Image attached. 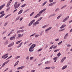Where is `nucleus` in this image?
Returning <instances> with one entry per match:
<instances>
[{"instance_id": "f257e3e1", "label": "nucleus", "mask_w": 72, "mask_h": 72, "mask_svg": "<svg viewBox=\"0 0 72 72\" xmlns=\"http://www.w3.org/2000/svg\"><path fill=\"white\" fill-rule=\"evenodd\" d=\"M36 46V44H33L30 47L29 49V51L30 52H32L34 50V48Z\"/></svg>"}, {"instance_id": "f03ea898", "label": "nucleus", "mask_w": 72, "mask_h": 72, "mask_svg": "<svg viewBox=\"0 0 72 72\" xmlns=\"http://www.w3.org/2000/svg\"><path fill=\"white\" fill-rule=\"evenodd\" d=\"M34 22H35V20L34 19L31 22H30L29 24H28L29 26H31L32 24H33V23Z\"/></svg>"}, {"instance_id": "7ed1b4c3", "label": "nucleus", "mask_w": 72, "mask_h": 72, "mask_svg": "<svg viewBox=\"0 0 72 72\" xmlns=\"http://www.w3.org/2000/svg\"><path fill=\"white\" fill-rule=\"evenodd\" d=\"M69 18V16L66 17L63 21H62L63 22H66L68 19Z\"/></svg>"}, {"instance_id": "20e7f679", "label": "nucleus", "mask_w": 72, "mask_h": 72, "mask_svg": "<svg viewBox=\"0 0 72 72\" xmlns=\"http://www.w3.org/2000/svg\"><path fill=\"white\" fill-rule=\"evenodd\" d=\"M14 44V42H12L9 45H8V48H10V47H11V46H13Z\"/></svg>"}, {"instance_id": "39448f33", "label": "nucleus", "mask_w": 72, "mask_h": 72, "mask_svg": "<svg viewBox=\"0 0 72 72\" xmlns=\"http://www.w3.org/2000/svg\"><path fill=\"white\" fill-rule=\"evenodd\" d=\"M45 10H46V8H44L43 9V10L39 12V14H40V15H41V14L42 13H43V12L45 11Z\"/></svg>"}, {"instance_id": "423d86ee", "label": "nucleus", "mask_w": 72, "mask_h": 72, "mask_svg": "<svg viewBox=\"0 0 72 72\" xmlns=\"http://www.w3.org/2000/svg\"><path fill=\"white\" fill-rule=\"evenodd\" d=\"M39 21H38V20H37L36 22H35L33 24V25L39 24Z\"/></svg>"}, {"instance_id": "0eeeda50", "label": "nucleus", "mask_w": 72, "mask_h": 72, "mask_svg": "<svg viewBox=\"0 0 72 72\" xmlns=\"http://www.w3.org/2000/svg\"><path fill=\"white\" fill-rule=\"evenodd\" d=\"M20 5V4H16L14 6V7L15 8V9H17V8H18L19 6Z\"/></svg>"}, {"instance_id": "6e6552de", "label": "nucleus", "mask_w": 72, "mask_h": 72, "mask_svg": "<svg viewBox=\"0 0 72 72\" xmlns=\"http://www.w3.org/2000/svg\"><path fill=\"white\" fill-rule=\"evenodd\" d=\"M55 3H56V2H54L53 3H50V4H49L48 5V6H53V5L54 4H55Z\"/></svg>"}, {"instance_id": "1a4fd4ad", "label": "nucleus", "mask_w": 72, "mask_h": 72, "mask_svg": "<svg viewBox=\"0 0 72 72\" xmlns=\"http://www.w3.org/2000/svg\"><path fill=\"white\" fill-rule=\"evenodd\" d=\"M66 59V57H65L63 58L61 60V63H63V61Z\"/></svg>"}, {"instance_id": "9d476101", "label": "nucleus", "mask_w": 72, "mask_h": 72, "mask_svg": "<svg viewBox=\"0 0 72 72\" xmlns=\"http://www.w3.org/2000/svg\"><path fill=\"white\" fill-rule=\"evenodd\" d=\"M24 68V66H21L18 68H17V69H23Z\"/></svg>"}, {"instance_id": "9b49d317", "label": "nucleus", "mask_w": 72, "mask_h": 72, "mask_svg": "<svg viewBox=\"0 0 72 72\" xmlns=\"http://www.w3.org/2000/svg\"><path fill=\"white\" fill-rule=\"evenodd\" d=\"M51 28H52V27H50L49 28H48L47 29H46V30H45V32H46L47 31H48V30H50V29H51Z\"/></svg>"}, {"instance_id": "f8f14e48", "label": "nucleus", "mask_w": 72, "mask_h": 72, "mask_svg": "<svg viewBox=\"0 0 72 72\" xmlns=\"http://www.w3.org/2000/svg\"><path fill=\"white\" fill-rule=\"evenodd\" d=\"M67 66L66 65H65V66H63L62 67V68L61 69H62V70L64 69H66V68H67Z\"/></svg>"}, {"instance_id": "ddd939ff", "label": "nucleus", "mask_w": 72, "mask_h": 72, "mask_svg": "<svg viewBox=\"0 0 72 72\" xmlns=\"http://www.w3.org/2000/svg\"><path fill=\"white\" fill-rule=\"evenodd\" d=\"M40 16V14H38L37 15H36L34 17V18H37V17H39V16Z\"/></svg>"}, {"instance_id": "4468645a", "label": "nucleus", "mask_w": 72, "mask_h": 72, "mask_svg": "<svg viewBox=\"0 0 72 72\" xmlns=\"http://www.w3.org/2000/svg\"><path fill=\"white\" fill-rule=\"evenodd\" d=\"M49 63H50V61H47L45 62V65H48V64H49Z\"/></svg>"}, {"instance_id": "2eb2a0df", "label": "nucleus", "mask_w": 72, "mask_h": 72, "mask_svg": "<svg viewBox=\"0 0 72 72\" xmlns=\"http://www.w3.org/2000/svg\"><path fill=\"white\" fill-rule=\"evenodd\" d=\"M22 44H23V42H21L19 45H18L17 47L18 48H19V47H21V46H22Z\"/></svg>"}, {"instance_id": "dca6fc26", "label": "nucleus", "mask_w": 72, "mask_h": 72, "mask_svg": "<svg viewBox=\"0 0 72 72\" xmlns=\"http://www.w3.org/2000/svg\"><path fill=\"white\" fill-rule=\"evenodd\" d=\"M15 37H11L10 38V40H14V39H15Z\"/></svg>"}, {"instance_id": "f3484780", "label": "nucleus", "mask_w": 72, "mask_h": 72, "mask_svg": "<svg viewBox=\"0 0 72 72\" xmlns=\"http://www.w3.org/2000/svg\"><path fill=\"white\" fill-rule=\"evenodd\" d=\"M68 33H67L65 35L64 39H66L67 37H68Z\"/></svg>"}, {"instance_id": "a211bd4d", "label": "nucleus", "mask_w": 72, "mask_h": 72, "mask_svg": "<svg viewBox=\"0 0 72 72\" xmlns=\"http://www.w3.org/2000/svg\"><path fill=\"white\" fill-rule=\"evenodd\" d=\"M21 18V16H19L17 17L16 19V20L15 21H17L18 20H19V19Z\"/></svg>"}, {"instance_id": "6ab92c4d", "label": "nucleus", "mask_w": 72, "mask_h": 72, "mask_svg": "<svg viewBox=\"0 0 72 72\" xmlns=\"http://www.w3.org/2000/svg\"><path fill=\"white\" fill-rule=\"evenodd\" d=\"M10 3H11L10 2H9L7 4L6 7H9V6L10 4Z\"/></svg>"}, {"instance_id": "aec40b11", "label": "nucleus", "mask_w": 72, "mask_h": 72, "mask_svg": "<svg viewBox=\"0 0 72 72\" xmlns=\"http://www.w3.org/2000/svg\"><path fill=\"white\" fill-rule=\"evenodd\" d=\"M22 12H23V10L22 9L19 11V12L18 13V14H21Z\"/></svg>"}, {"instance_id": "412c9836", "label": "nucleus", "mask_w": 72, "mask_h": 72, "mask_svg": "<svg viewBox=\"0 0 72 72\" xmlns=\"http://www.w3.org/2000/svg\"><path fill=\"white\" fill-rule=\"evenodd\" d=\"M18 63H19V61H17V62L15 63V65H14V66L15 67L16 66L18 65Z\"/></svg>"}, {"instance_id": "4be33fe9", "label": "nucleus", "mask_w": 72, "mask_h": 72, "mask_svg": "<svg viewBox=\"0 0 72 72\" xmlns=\"http://www.w3.org/2000/svg\"><path fill=\"white\" fill-rule=\"evenodd\" d=\"M66 26V25H63L61 27H60V28L61 29H62V28H64V27H65Z\"/></svg>"}, {"instance_id": "5701e85b", "label": "nucleus", "mask_w": 72, "mask_h": 72, "mask_svg": "<svg viewBox=\"0 0 72 72\" xmlns=\"http://www.w3.org/2000/svg\"><path fill=\"white\" fill-rule=\"evenodd\" d=\"M58 57H59L61 55V53H60V52L57 54V55Z\"/></svg>"}, {"instance_id": "b1692460", "label": "nucleus", "mask_w": 72, "mask_h": 72, "mask_svg": "<svg viewBox=\"0 0 72 72\" xmlns=\"http://www.w3.org/2000/svg\"><path fill=\"white\" fill-rule=\"evenodd\" d=\"M12 15V14H9V15H7V16H6V17H5V19H6L7 18V17H8L9 16H10V15Z\"/></svg>"}, {"instance_id": "393cba45", "label": "nucleus", "mask_w": 72, "mask_h": 72, "mask_svg": "<svg viewBox=\"0 0 72 72\" xmlns=\"http://www.w3.org/2000/svg\"><path fill=\"white\" fill-rule=\"evenodd\" d=\"M5 15V14H3L1 15L0 16V18H2L3 16Z\"/></svg>"}, {"instance_id": "a878e982", "label": "nucleus", "mask_w": 72, "mask_h": 72, "mask_svg": "<svg viewBox=\"0 0 72 72\" xmlns=\"http://www.w3.org/2000/svg\"><path fill=\"white\" fill-rule=\"evenodd\" d=\"M8 55V54H6L5 55L2 56V58H5V57H6V56H7V55Z\"/></svg>"}, {"instance_id": "bb28decb", "label": "nucleus", "mask_w": 72, "mask_h": 72, "mask_svg": "<svg viewBox=\"0 0 72 72\" xmlns=\"http://www.w3.org/2000/svg\"><path fill=\"white\" fill-rule=\"evenodd\" d=\"M48 25H44V26H43L42 27V28H45V27H48Z\"/></svg>"}, {"instance_id": "cd10ccee", "label": "nucleus", "mask_w": 72, "mask_h": 72, "mask_svg": "<svg viewBox=\"0 0 72 72\" xmlns=\"http://www.w3.org/2000/svg\"><path fill=\"white\" fill-rule=\"evenodd\" d=\"M50 68H51L49 67H48L45 68H44V69H50Z\"/></svg>"}, {"instance_id": "c85d7f7f", "label": "nucleus", "mask_w": 72, "mask_h": 72, "mask_svg": "<svg viewBox=\"0 0 72 72\" xmlns=\"http://www.w3.org/2000/svg\"><path fill=\"white\" fill-rule=\"evenodd\" d=\"M22 41V40H20L19 41H18L16 42V44H18L20 43V42H21Z\"/></svg>"}, {"instance_id": "c756f323", "label": "nucleus", "mask_w": 72, "mask_h": 72, "mask_svg": "<svg viewBox=\"0 0 72 72\" xmlns=\"http://www.w3.org/2000/svg\"><path fill=\"white\" fill-rule=\"evenodd\" d=\"M21 34H19L18 35V37L19 38L21 37Z\"/></svg>"}, {"instance_id": "7c9ffc66", "label": "nucleus", "mask_w": 72, "mask_h": 72, "mask_svg": "<svg viewBox=\"0 0 72 72\" xmlns=\"http://www.w3.org/2000/svg\"><path fill=\"white\" fill-rule=\"evenodd\" d=\"M9 61H10V60H8L6 62H4V63L5 64V65L6 64H7V63H8L9 62Z\"/></svg>"}, {"instance_id": "2f4dec72", "label": "nucleus", "mask_w": 72, "mask_h": 72, "mask_svg": "<svg viewBox=\"0 0 72 72\" xmlns=\"http://www.w3.org/2000/svg\"><path fill=\"white\" fill-rule=\"evenodd\" d=\"M47 2H48V1H46L42 5V6H44V5H45V4H46V3H47Z\"/></svg>"}, {"instance_id": "473e14b6", "label": "nucleus", "mask_w": 72, "mask_h": 72, "mask_svg": "<svg viewBox=\"0 0 72 72\" xmlns=\"http://www.w3.org/2000/svg\"><path fill=\"white\" fill-rule=\"evenodd\" d=\"M20 57H21V56H18L16 57H15V59H18V58H20Z\"/></svg>"}, {"instance_id": "72a5a7b5", "label": "nucleus", "mask_w": 72, "mask_h": 72, "mask_svg": "<svg viewBox=\"0 0 72 72\" xmlns=\"http://www.w3.org/2000/svg\"><path fill=\"white\" fill-rule=\"evenodd\" d=\"M8 44V40H6L5 43H4L5 45H7Z\"/></svg>"}, {"instance_id": "f704fd0d", "label": "nucleus", "mask_w": 72, "mask_h": 72, "mask_svg": "<svg viewBox=\"0 0 72 72\" xmlns=\"http://www.w3.org/2000/svg\"><path fill=\"white\" fill-rule=\"evenodd\" d=\"M66 6H67L66 5H65L64 6H63V7H62L61 8V9H63V8H65V7H66Z\"/></svg>"}, {"instance_id": "c9c22d12", "label": "nucleus", "mask_w": 72, "mask_h": 72, "mask_svg": "<svg viewBox=\"0 0 72 72\" xmlns=\"http://www.w3.org/2000/svg\"><path fill=\"white\" fill-rule=\"evenodd\" d=\"M26 5V4H23L22 6H21V8H23L24 6H25Z\"/></svg>"}, {"instance_id": "e433bc0d", "label": "nucleus", "mask_w": 72, "mask_h": 72, "mask_svg": "<svg viewBox=\"0 0 72 72\" xmlns=\"http://www.w3.org/2000/svg\"><path fill=\"white\" fill-rule=\"evenodd\" d=\"M36 35V33H34L33 34H32V35H31L30 36V37H32V36H35Z\"/></svg>"}, {"instance_id": "4c0bfd02", "label": "nucleus", "mask_w": 72, "mask_h": 72, "mask_svg": "<svg viewBox=\"0 0 72 72\" xmlns=\"http://www.w3.org/2000/svg\"><path fill=\"white\" fill-rule=\"evenodd\" d=\"M42 19V17H41L37 20H38V21H40V20H41V19Z\"/></svg>"}, {"instance_id": "58836bf2", "label": "nucleus", "mask_w": 72, "mask_h": 72, "mask_svg": "<svg viewBox=\"0 0 72 72\" xmlns=\"http://www.w3.org/2000/svg\"><path fill=\"white\" fill-rule=\"evenodd\" d=\"M57 59H58V57H56L53 58V60H57Z\"/></svg>"}, {"instance_id": "ea45409f", "label": "nucleus", "mask_w": 72, "mask_h": 72, "mask_svg": "<svg viewBox=\"0 0 72 72\" xmlns=\"http://www.w3.org/2000/svg\"><path fill=\"white\" fill-rule=\"evenodd\" d=\"M35 13V12H33L32 14L30 15V16L31 17H32V15H33V14Z\"/></svg>"}, {"instance_id": "a19ab883", "label": "nucleus", "mask_w": 72, "mask_h": 72, "mask_svg": "<svg viewBox=\"0 0 72 72\" xmlns=\"http://www.w3.org/2000/svg\"><path fill=\"white\" fill-rule=\"evenodd\" d=\"M33 59V57H30V60H32Z\"/></svg>"}, {"instance_id": "79ce46f5", "label": "nucleus", "mask_w": 72, "mask_h": 72, "mask_svg": "<svg viewBox=\"0 0 72 72\" xmlns=\"http://www.w3.org/2000/svg\"><path fill=\"white\" fill-rule=\"evenodd\" d=\"M5 4H3V5H2L1 6H0V7H1V8H3V7H4V6H5Z\"/></svg>"}, {"instance_id": "37998d69", "label": "nucleus", "mask_w": 72, "mask_h": 72, "mask_svg": "<svg viewBox=\"0 0 72 72\" xmlns=\"http://www.w3.org/2000/svg\"><path fill=\"white\" fill-rule=\"evenodd\" d=\"M62 41H61L60 42H59L58 44V45H60V44H62Z\"/></svg>"}, {"instance_id": "c03bdc74", "label": "nucleus", "mask_w": 72, "mask_h": 72, "mask_svg": "<svg viewBox=\"0 0 72 72\" xmlns=\"http://www.w3.org/2000/svg\"><path fill=\"white\" fill-rule=\"evenodd\" d=\"M48 46H49V45L48 44L46 45L45 46V49H46V48H47L48 47Z\"/></svg>"}, {"instance_id": "a18cd8bd", "label": "nucleus", "mask_w": 72, "mask_h": 72, "mask_svg": "<svg viewBox=\"0 0 72 72\" xmlns=\"http://www.w3.org/2000/svg\"><path fill=\"white\" fill-rule=\"evenodd\" d=\"M59 39L58 38V39H55V41H59Z\"/></svg>"}, {"instance_id": "49530a36", "label": "nucleus", "mask_w": 72, "mask_h": 72, "mask_svg": "<svg viewBox=\"0 0 72 72\" xmlns=\"http://www.w3.org/2000/svg\"><path fill=\"white\" fill-rule=\"evenodd\" d=\"M5 64L4 63H3V65L1 66V68L4 67V66H5Z\"/></svg>"}, {"instance_id": "de8ad7c7", "label": "nucleus", "mask_w": 72, "mask_h": 72, "mask_svg": "<svg viewBox=\"0 0 72 72\" xmlns=\"http://www.w3.org/2000/svg\"><path fill=\"white\" fill-rule=\"evenodd\" d=\"M61 17V16L60 15H59L57 17V19H59Z\"/></svg>"}, {"instance_id": "09e8293b", "label": "nucleus", "mask_w": 72, "mask_h": 72, "mask_svg": "<svg viewBox=\"0 0 72 72\" xmlns=\"http://www.w3.org/2000/svg\"><path fill=\"white\" fill-rule=\"evenodd\" d=\"M4 13V11H2L0 13V14H3V13Z\"/></svg>"}, {"instance_id": "8fccbe9b", "label": "nucleus", "mask_w": 72, "mask_h": 72, "mask_svg": "<svg viewBox=\"0 0 72 72\" xmlns=\"http://www.w3.org/2000/svg\"><path fill=\"white\" fill-rule=\"evenodd\" d=\"M54 46H51L50 47V49H51L52 48H53Z\"/></svg>"}, {"instance_id": "3c124183", "label": "nucleus", "mask_w": 72, "mask_h": 72, "mask_svg": "<svg viewBox=\"0 0 72 72\" xmlns=\"http://www.w3.org/2000/svg\"><path fill=\"white\" fill-rule=\"evenodd\" d=\"M24 30H20V32H24Z\"/></svg>"}, {"instance_id": "603ef678", "label": "nucleus", "mask_w": 72, "mask_h": 72, "mask_svg": "<svg viewBox=\"0 0 72 72\" xmlns=\"http://www.w3.org/2000/svg\"><path fill=\"white\" fill-rule=\"evenodd\" d=\"M17 4H18V2H16L15 3V4H14V6H15V5H17Z\"/></svg>"}, {"instance_id": "864d4df0", "label": "nucleus", "mask_w": 72, "mask_h": 72, "mask_svg": "<svg viewBox=\"0 0 72 72\" xmlns=\"http://www.w3.org/2000/svg\"><path fill=\"white\" fill-rule=\"evenodd\" d=\"M42 50V48L40 49H39L38 50V51H41V50Z\"/></svg>"}, {"instance_id": "5fc2aeb1", "label": "nucleus", "mask_w": 72, "mask_h": 72, "mask_svg": "<svg viewBox=\"0 0 72 72\" xmlns=\"http://www.w3.org/2000/svg\"><path fill=\"white\" fill-rule=\"evenodd\" d=\"M39 35H36L35 36V37H39Z\"/></svg>"}, {"instance_id": "6e6d98bb", "label": "nucleus", "mask_w": 72, "mask_h": 72, "mask_svg": "<svg viewBox=\"0 0 72 72\" xmlns=\"http://www.w3.org/2000/svg\"><path fill=\"white\" fill-rule=\"evenodd\" d=\"M50 3H52L53 1V0H49Z\"/></svg>"}, {"instance_id": "4d7b16f0", "label": "nucleus", "mask_w": 72, "mask_h": 72, "mask_svg": "<svg viewBox=\"0 0 72 72\" xmlns=\"http://www.w3.org/2000/svg\"><path fill=\"white\" fill-rule=\"evenodd\" d=\"M30 10L29 9H28L26 10H25L24 12H27L29 10Z\"/></svg>"}, {"instance_id": "13d9d810", "label": "nucleus", "mask_w": 72, "mask_h": 72, "mask_svg": "<svg viewBox=\"0 0 72 72\" xmlns=\"http://www.w3.org/2000/svg\"><path fill=\"white\" fill-rule=\"evenodd\" d=\"M71 44H68L67 46V47H69L70 46H71Z\"/></svg>"}, {"instance_id": "bf43d9fd", "label": "nucleus", "mask_w": 72, "mask_h": 72, "mask_svg": "<svg viewBox=\"0 0 72 72\" xmlns=\"http://www.w3.org/2000/svg\"><path fill=\"white\" fill-rule=\"evenodd\" d=\"M45 58H44L42 59L41 60V62H42V61H43V60H45Z\"/></svg>"}, {"instance_id": "052dcab7", "label": "nucleus", "mask_w": 72, "mask_h": 72, "mask_svg": "<svg viewBox=\"0 0 72 72\" xmlns=\"http://www.w3.org/2000/svg\"><path fill=\"white\" fill-rule=\"evenodd\" d=\"M35 70H31V72H35Z\"/></svg>"}, {"instance_id": "680f3d73", "label": "nucleus", "mask_w": 72, "mask_h": 72, "mask_svg": "<svg viewBox=\"0 0 72 72\" xmlns=\"http://www.w3.org/2000/svg\"><path fill=\"white\" fill-rule=\"evenodd\" d=\"M59 8H57L55 10V12H58V11H59Z\"/></svg>"}, {"instance_id": "e2e57ef3", "label": "nucleus", "mask_w": 72, "mask_h": 72, "mask_svg": "<svg viewBox=\"0 0 72 72\" xmlns=\"http://www.w3.org/2000/svg\"><path fill=\"white\" fill-rule=\"evenodd\" d=\"M6 33V31H5L4 32H3L2 34L4 35V33Z\"/></svg>"}, {"instance_id": "0e129e2a", "label": "nucleus", "mask_w": 72, "mask_h": 72, "mask_svg": "<svg viewBox=\"0 0 72 72\" xmlns=\"http://www.w3.org/2000/svg\"><path fill=\"white\" fill-rule=\"evenodd\" d=\"M29 56H28L26 58V59L27 60H28V59H29Z\"/></svg>"}, {"instance_id": "69168bd1", "label": "nucleus", "mask_w": 72, "mask_h": 72, "mask_svg": "<svg viewBox=\"0 0 72 72\" xmlns=\"http://www.w3.org/2000/svg\"><path fill=\"white\" fill-rule=\"evenodd\" d=\"M8 56H7L6 57H5L4 58V59H6V58H8Z\"/></svg>"}, {"instance_id": "338daca9", "label": "nucleus", "mask_w": 72, "mask_h": 72, "mask_svg": "<svg viewBox=\"0 0 72 72\" xmlns=\"http://www.w3.org/2000/svg\"><path fill=\"white\" fill-rule=\"evenodd\" d=\"M51 68H52V69H54V68H55V67L54 66H52L51 67Z\"/></svg>"}, {"instance_id": "774afa93", "label": "nucleus", "mask_w": 72, "mask_h": 72, "mask_svg": "<svg viewBox=\"0 0 72 72\" xmlns=\"http://www.w3.org/2000/svg\"><path fill=\"white\" fill-rule=\"evenodd\" d=\"M22 19H23V17H22L20 19V21H22Z\"/></svg>"}]
</instances>
